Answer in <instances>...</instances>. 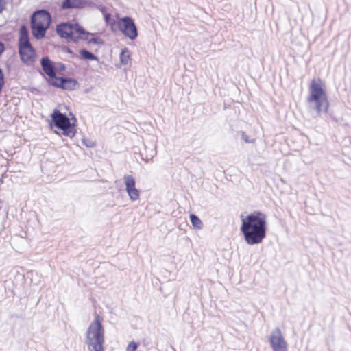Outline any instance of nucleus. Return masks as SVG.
<instances>
[{
    "label": "nucleus",
    "instance_id": "f8f14e48",
    "mask_svg": "<svg viewBox=\"0 0 351 351\" xmlns=\"http://www.w3.org/2000/svg\"><path fill=\"white\" fill-rule=\"evenodd\" d=\"M94 5L93 1L88 0H63L61 8L63 10L82 9L86 7H92Z\"/></svg>",
    "mask_w": 351,
    "mask_h": 351
},
{
    "label": "nucleus",
    "instance_id": "dca6fc26",
    "mask_svg": "<svg viewBox=\"0 0 351 351\" xmlns=\"http://www.w3.org/2000/svg\"><path fill=\"white\" fill-rule=\"evenodd\" d=\"M80 54L81 58L84 60H98L97 56H96L94 53L90 52L86 49H80Z\"/></svg>",
    "mask_w": 351,
    "mask_h": 351
},
{
    "label": "nucleus",
    "instance_id": "f257e3e1",
    "mask_svg": "<svg viewBox=\"0 0 351 351\" xmlns=\"http://www.w3.org/2000/svg\"><path fill=\"white\" fill-rule=\"evenodd\" d=\"M266 218V215L260 211H254L246 217L241 216L240 230L247 244H259L265 238Z\"/></svg>",
    "mask_w": 351,
    "mask_h": 351
},
{
    "label": "nucleus",
    "instance_id": "4be33fe9",
    "mask_svg": "<svg viewBox=\"0 0 351 351\" xmlns=\"http://www.w3.org/2000/svg\"><path fill=\"white\" fill-rule=\"evenodd\" d=\"M241 138L245 142V143H252L254 142L253 140H250L249 138V137L247 136V134H245V132H242V134H241Z\"/></svg>",
    "mask_w": 351,
    "mask_h": 351
},
{
    "label": "nucleus",
    "instance_id": "0eeeda50",
    "mask_svg": "<svg viewBox=\"0 0 351 351\" xmlns=\"http://www.w3.org/2000/svg\"><path fill=\"white\" fill-rule=\"evenodd\" d=\"M118 29L126 37L133 40L138 36L134 21L130 16L120 18L117 22Z\"/></svg>",
    "mask_w": 351,
    "mask_h": 351
},
{
    "label": "nucleus",
    "instance_id": "5701e85b",
    "mask_svg": "<svg viewBox=\"0 0 351 351\" xmlns=\"http://www.w3.org/2000/svg\"><path fill=\"white\" fill-rule=\"evenodd\" d=\"M84 145H85L88 147H93L94 146V143L91 141H86V139L82 140Z\"/></svg>",
    "mask_w": 351,
    "mask_h": 351
},
{
    "label": "nucleus",
    "instance_id": "6e6552de",
    "mask_svg": "<svg viewBox=\"0 0 351 351\" xmlns=\"http://www.w3.org/2000/svg\"><path fill=\"white\" fill-rule=\"evenodd\" d=\"M269 341L274 351H287V343L279 328L277 327L271 331Z\"/></svg>",
    "mask_w": 351,
    "mask_h": 351
},
{
    "label": "nucleus",
    "instance_id": "f03ea898",
    "mask_svg": "<svg viewBox=\"0 0 351 351\" xmlns=\"http://www.w3.org/2000/svg\"><path fill=\"white\" fill-rule=\"evenodd\" d=\"M56 32L61 38L74 43H77L80 39H82L88 40L89 44H95L99 46L104 44L102 39L99 37L88 39V36L92 34L86 31L78 23H61L56 26Z\"/></svg>",
    "mask_w": 351,
    "mask_h": 351
},
{
    "label": "nucleus",
    "instance_id": "2eb2a0df",
    "mask_svg": "<svg viewBox=\"0 0 351 351\" xmlns=\"http://www.w3.org/2000/svg\"><path fill=\"white\" fill-rule=\"evenodd\" d=\"M120 62L121 64L128 65L130 61V51L127 48H123L119 55Z\"/></svg>",
    "mask_w": 351,
    "mask_h": 351
},
{
    "label": "nucleus",
    "instance_id": "a878e982",
    "mask_svg": "<svg viewBox=\"0 0 351 351\" xmlns=\"http://www.w3.org/2000/svg\"><path fill=\"white\" fill-rule=\"evenodd\" d=\"M2 205H3V201H0V210L2 208Z\"/></svg>",
    "mask_w": 351,
    "mask_h": 351
},
{
    "label": "nucleus",
    "instance_id": "1a4fd4ad",
    "mask_svg": "<svg viewBox=\"0 0 351 351\" xmlns=\"http://www.w3.org/2000/svg\"><path fill=\"white\" fill-rule=\"evenodd\" d=\"M47 82L54 87L66 90H73L77 85V82L73 78L58 76L47 80Z\"/></svg>",
    "mask_w": 351,
    "mask_h": 351
},
{
    "label": "nucleus",
    "instance_id": "6ab92c4d",
    "mask_svg": "<svg viewBox=\"0 0 351 351\" xmlns=\"http://www.w3.org/2000/svg\"><path fill=\"white\" fill-rule=\"evenodd\" d=\"M138 348V343L135 341H131L127 346L126 351H136Z\"/></svg>",
    "mask_w": 351,
    "mask_h": 351
},
{
    "label": "nucleus",
    "instance_id": "4468645a",
    "mask_svg": "<svg viewBox=\"0 0 351 351\" xmlns=\"http://www.w3.org/2000/svg\"><path fill=\"white\" fill-rule=\"evenodd\" d=\"M30 25L32 34L36 40L43 38L45 36L47 30L49 29V27H45L43 25H37L32 22L30 23Z\"/></svg>",
    "mask_w": 351,
    "mask_h": 351
},
{
    "label": "nucleus",
    "instance_id": "20e7f679",
    "mask_svg": "<svg viewBox=\"0 0 351 351\" xmlns=\"http://www.w3.org/2000/svg\"><path fill=\"white\" fill-rule=\"evenodd\" d=\"M308 101L315 104V109L318 116L328 112L329 101L326 90L319 79L317 81L315 80L311 81Z\"/></svg>",
    "mask_w": 351,
    "mask_h": 351
},
{
    "label": "nucleus",
    "instance_id": "9d476101",
    "mask_svg": "<svg viewBox=\"0 0 351 351\" xmlns=\"http://www.w3.org/2000/svg\"><path fill=\"white\" fill-rule=\"evenodd\" d=\"M31 22L37 25L49 27L51 22V16L49 12L45 10L35 11L31 16Z\"/></svg>",
    "mask_w": 351,
    "mask_h": 351
},
{
    "label": "nucleus",
    "instance_id": "f3484780",
    "mask_svg": "<svg viewBox=\"0 0 351 351\" xmlns=\"http://www.w3.org/2000/svg\"><path fill=\"white\" fill-rule=\"evenodd\" d=\"M189 217L191 222L195 228L198 229H201L202 228V222L196 215L191 214Z\"/></svg>",
    "mask_w": 351,
    "mask_h": 351
},
{
    "label": "nucleus",
    "instance_id": "9b49d317",
    "mask_svg": "<svg viewBox=\"0 0 351 351\" xmlns=\"http://www.w3.org/2000/svg\"><path fill=\"white\" fill-rule=\"evenodd\" d=\"M124 183L125 185V190L132 201L138 199L140 196L139 191L136 188L135 179L131 175L125 176L123 178Z\"/></svg>",
    "mask_w": 351,
    "mask_h": 351
},
{
    "label": "nucleus",
    "instance_id": "7ed1b4c3",
    "mask_svg": "<svg viewBox=\"0 0 351 351\" xmlns=\"http://www.w3.org/2000/svg\"><path fill=\"white\" fill-rule=\"evenodd\" d=\"M104 329L99 315H96L87 329L86 344L89 351H104Z\"/></svg>",
    "mask_w": 351,
    "mask_h": 351
},
{
    "label": "nucleus",
    "instance_id": "aec40b11",
    "mask_svg": "<svg viewBox=\"0 0 351 351\" xmlns=\"http://www.w3.org/2000/svg\"><path fill=\"white\" fill-rule=\"evenodd\" d=\"M65 68H66V66L63 63H61V62L56 63L55 62V71H64L65 69Z\"/></svg>",
    "mask_w": 351,
    "mask_h": 351
},
{
    "label": "nucleus",
    "instance_id": "412c9836",
    "mask_svg": "<svg viewBox=\"0 0 351 351\" xmlns=\"http://www.w3.org/2000/svg\"><path fill=\"white\" fill-rule=\"evenodd\" d=\"M95 7L99 10L103 15L107 12V8L102 4L95 5Z\"/></svg>",
    "mask_w": 351,
    "mask_h": 351
},
{
    "label": "nucleus",
    "instance_id": "393cba45",
    "mask_svg": "<svg viewBox=\"0 0 351 351\" xmlns=\"http://www.w3.org/2000/svg\"><path fill=\"white\" fill-rule=\"evenodd\" d=\"M5 51V46L4 44L0 41V56Z\"/></svg>",
    "mask_w": 351,
    "mask_h": 351
},
{
    "label": "nucleus",
    "instance_id": "ddd939ff",
    "mask_svg": "<svg viewBox=\"0 0 351 351\" xmlns=\"http://www.w3.org/2000/svg\"><path fill=\"white\" fill-rule=\"evenodd\" d=\"M40 64L43 71L49 76L47 80H51L57 76L55 72V62L51 61L48 56L41 58Z\"/></svg>",
    "mask_w": 351,
    "mask_h": 351
},
{
    "label": "nucleus",
    "instance_id": "bb28decb",
    "mask_svg": "<svg viewBox=\"0 0 351 351\" xmlns=\"http://www.w3.org/2000/svg\"><path fill=\"white\" fill-rule=\"evenodd\" d=\"M67 51H68L69 53H71V50L70 49H67Z\"/></svg>",
    "mask_w": 351,
    "mask_h": 351
},
{
    "label": "nucleus",
    "instance_id": "39448f33",
    "mask_svg": "<svg viewBox=\"0 0 351 351\" xmlns=\"http://www.w3.org/2000/svg\"><path fill=\"white\" fill-rule=\"evenodd\" d=\"M18 49L20 59L23 63L32 65L36 62L37 54L30 42L29 30L25 25H21L19 29Z\"/></svg>",
    "mask_w": 351,
    "mask_h": 351
},
{
    "label": "nucleus",
    "instance_id": "a211bd4d",
    "mask_svg": "<svg viewBox=\"0 0 351 351\" xmlns=\"http://www.w3.org/2000/svg\"><path fill=\"white\" fill-rule=\"evenodd\" d=\"M104 21L106 23L110 25L112 27H113L114 25L117 26V23L114 21V20L112 19V15L108 12L104 14Z\"/></svg>",
    "mask_w": 351,
    "mask_h": 351
},
{
    "label": "nucleus",
    "instance_id": "b1692460",
    "mask_svg": "<svg viewBox=\"0 0 351 351\" xmlns=\"http://www.w3.org/2000/svg\"><path fill=\"white\" fill-rule=\"evenodd\" d=\"M5 2L4 0H0V13L5 9Z\"/></svg>",
    "mask_w": 351,
    "mask_h": 351
},
{
    "label": "nucleus",
    "instance_id": "423d86ee",
    "mask_svg": "<svg viewBox=\"0 0 351 351\" xmlns=\"http://www.w3.org/2000/svg\"><path fill=\"white\" fill-rule=\"evenodd\" d=\"M51 128H56L60 132L55 131L58 134H62L70 138L73 137L76 134L75 128L76 119L73 117L71 119L59 110L55 109L51 115Z\"/></svg>",
    "mask_w": 351,
    "mask_h": 351
}]
</instances>
